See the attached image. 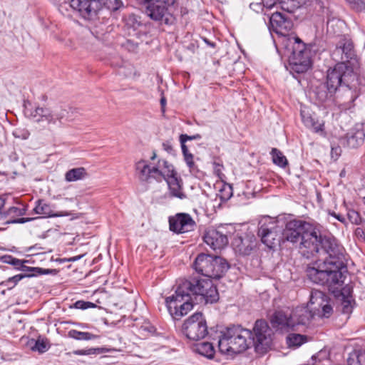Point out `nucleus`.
<instances>
[{"mask_svg": "<svg viewBox=\"0 0 365 365\" xmlns=\"http://www.w3.org/2000/svg\"><path fill=\"white\" fill-rule=\"evenodd\" d=\"M270 330L264 320L255 322L253 333L240 326L226 328L217 336L219 351L233 355L247 350L250 345L260 354L265 353L271 344Z\"/></svg>", "mask_w": 365, "mask_h": 365, "instance_id": "1", "label": "nucleus"}, {"mask_svg": "<svg viewBox=\"0 0 365 365\" xmlns=\"http://www.w3.org/2000/svg\"><path fill=\"white\" fill-rule=\"evenodd\" d=\"M356 80L354 68L344 62L337 63L327 71L325 84L317 88V98L322 103L325 102L339 91L342 109L349 110L354 106V102L359 96V91L352 83Z\"/></svg>", "mask_w": 365, "mask_h": 365, "instance_id": "2", "label": "nucleus"}, {"mask_svg": "<svg viewBox=\"0 0 365 365\" xmlns=\"http://www.w3.org/2000/svg\"><path fill=\"white\" fill-rule=\"evenodd\" d=\"M336 246H321L316 256H324L323 263L317 267H308L307 277L312 282L326 285L332 293L341 287L344 280V272H346L344 248L338 244L335 239Z\"/></svg>", "mask_w": 365, "mask_h": 365, "instance_id": "3", "label": "nucleus"}, {"mask_svg": "<svg viewBox=\"0 0 365 365\" xmlns=\"http://www.w3.org/2000/svg\"><path fill=\"white\" fill-rule=\"evenodd\" d=\"M192 294L200 295L206 303L212 304L219 299L217 289L209 279L190 278L180 280L175 294L165 299L168 310L175 319H180L192 309Z\"/></svg>", "mask_w": 365, "mask_h": 365, "instance_id": "4", "label": "nucleus"}, {"mask_svg": "<svg viewBox=\"0 0 365 365\" xmlns=\"http://www.w3.org/2000/svg\"><path fill=\"white\" fill-rule=\"evenodd\" d=\"M283 236L292 243L299 242V252L307 259L316 257L322 245L336 246L334 237L322 235L313 225L300 220L287 222Z\"/></svg>", "mask_w": 365, "mask_h": 365, "instance_id": "5", "label": "nucleus"}, {"mask_svg": "<svg viewBox=\"0 0 365 365\" xmlns=\"http://www.w3.org/2000/svg\"><path fill=\"white\" fill-rule=\"evenodd\" d=\"M292 23L281 13L275 12L269 18V29L284 37L287 41L285 46L291 51L289 65L291 69L297 73H303L311 67L310 51L307 49L305 44L297 36L289 35Z\"/></svg>", "mask_w": 365, "mask_h": 365, "instance_id": "6", "label": "nucleus"}, {"mask_svg": "<svg viewBox=\"0 0 365 365\" xmlns=\"http://www.w3.org/2000/svg\"><path fill=\"white\" fill-rule=\"evenodd\" d=\"M135 167L136 175L140 181L150 182L153 180L158 182L165 180L170 197L180 200L186 198L182 179L178 177L173 166L167 160H159L155 165L150 166L148 161L140 160L136 162Z\"/></svg>", "mask_w": 365, "mask_h": 365, "instance_id": "7", "label": "nucleus"}, {"mask_svg": "<svg viewBox=\"0 0 365 365\" xmlns=\"http://www.w3.org/2000/svg\"><path fill=\"white\" fill-rule=\"evenodd\" d=\"M193 266L197 272L206 277H195V279H209L211 282V279L220 278L228 269V264L224 259L205 253L199 254L197 256Z\"/></svg>", "mask_w": 365, "mask_h": 365, "instance_id": "8", "label": "nucleus"}, {"mask_svg": "<svg viewBox=\"0 0 365 365\" xmlns=\"http://www.w3.org/2000/svg\"><path fill=\"white\" fill-rule=\"evenodd\" d=\"M175 2V0H147L145 14L153 21L170 24L173 19L170 9Z\"/></svg>", "mask_w": 365, "mask_h": 365, "instance_id": "9", "label": "nucleus"}, {"mask_svg": "<svg viewBox=\"0 0 365 365\" xmlns=\"http://www.w3.org/2000/svg\"><path fill=\"white\" fill-rule=\"evenodd\" d=\"M182 331L190 340L198 341L205 338L208 331L207 322L202 314L197 312L188 317L182 324Z\"/></svg>", "mask_w": 365, "mask_h": 365, "instance_id": "10", "label": "nucleus"}, {"mask_svg": "<svg viewBox=\"0 0 365 365\" xmlns=\"http://www.w3.org/2000/svg\"><path fill=\"white\" fill-rule=\"evenodd\" d=\"M258 235L267 247L272 249L279 242L282 232L277 221L269 217L262 218L259 222Z\"/></svg>", "mask_w": 365, "mask_h": 365, "instance_id": "11", "label": "nucleus"}, {"mask_svg": "<svg viewBox=\"0 0 365 365\" xmlns=\"http://www.w3.org/2000/svg\"><path fill=\"white\" fill-rule=\"evenodd\" d=\"M71 6L86 20L96 19L101 10L99 0H71Z\"/></svg>", "mask_w": 365, "mask_h": 365, "instance_id": "12", "label": "nucleus"}, {"mask_svg": "<svg viewBox=\"0 0 365 365\" xmlns=\"http://www.w3.org/2000/svg\"><path fill=\"white\" fill-rule=\"evenodd\" d=\"M355 51L353 43L351 41L342 39L331 53L333 60L339 62H344L354 68L355 59Z\"/></svg>", "mask_w": 365, "mask_h": 365, "instance_id": "13", "label": "nucleus"}, {"mask_svg": "<svg viewBox=\"0 0 365 365\" xmlns=\"http://www.w3.org/2000/svg\"><path fill=\"white\" fill-rule=\"evenodd\" d=\"M310 309L323 317H329L333 312V308L329 302L327 295L321 291H312L310 296Z\"/></svg>", "mask_w": 365, "mask_h": 365, "instance_id": "14", "label": "nucleus"}, {"mask_svg": "<svg viewBox=\"0 0 365 365\" xmlns=\"http://www.w3.org/2000/svg\"><path fill=\"white\" fill-rule=\"evenodd\" d=\"M170 230L178 234H182L193 231L196 227V222L187 213H178L169 217Z\"/></svg>", "mask_w": 365, "mask_h": 365, "instance_id": "15", "label": "nucleus"}, {"mask_svg": "<svg viewBox=\"0 0 365 365\" xmlns=\"http://www.w3.org/2000/svg\"><path fill=\"white\" fill-rule=\"evenodd\" d=\"M294 319L289 309L277 310L272 315L270 323L273 328L284 332L294 331Z\"/></svg>", "mask_w": 365, "mask_h": 365, "instance_id": "16", "label": "nucleus"}, {"mask_svg": "<svg viewBox=\"0 0 365 365\" xmlns=\"http://www.w3.org/2000/svg\"><path fill=\"white\" fill-rule=\"evenodd\" d=\"M365 140V122L357 123L346 135L341 139V143L350 148H356L361 146Z\"/></svg>", "mask_w": 365, "mask_h": 365, "instance_id": "17", "label": "nucleus"}, {"mask_svg": "<svg viewBox=\"0 0 365 365\" xmlns=\"http://www.w3.org/2000/svg\"><path fill=\"white\" fill-rule=\"evenodd\" d=\"M334 294L337 299V311L349 318L355 305V300L351 294L350 289L349 287H344L341 290L337 289Z\"/></svg>", "mask_w": 365, "mask_h": 365, "instance_id": "18", "label": "nucleus"}, {"mask_svg": "<svg viewBox=\"0 0 365 365\" xmlns=\"http://www.w3.org/2000/svg\"><path fill=\"white\" fill-rule=\"evenodd\" d=\"M203 239L204 242L214 250L222 249L228 243L227 235L218 229H208L206 230Z\"/></svg>", "mask_w": 365, "mask_h": 365, "instance_id": "19", "label": "nucleus"}, {"mask_svg": "<svg viewBox=\"0 0 365 365\" xmlns=\"http://www.w3.org/2000/svg\"><path fill=\"white\" fill-rule=\"evenodd\" d=\"M53 205L46 202L44 200H38L36 202L34 208V213L42 215L43 217H67L71 214L67 211L55 212Z\"/></svg>", "mask_w": 365, "mask_h": 365, "instance_id": "20", "label": "nucleus"}, {"mask_svg": "<svg viewBox=\"0 0 365 365\" xmlns=\"http://www.w3.org/2000/svg\"><path fill=\"white\" fill-rule=\"evenodd\" d=\"M291 312L294 322V330H297L296 327L299 325L307 324L314 316L312 311L307 307H297Z\"/></svg>", "mask_w": 365, "mask_h": 365, "instance_id": "21", "label": "nucleus"}, {"mask_svg": "<svg viewBox=\"0 0 365 365\" xmlns=\"http://www.w3.org/2000/svg\"><path fill=\"white\" fill-rule=\"evenodd\" d=\"M233 245L236 252L242 255H249L256 246V240L254 237H236Z\"/></svg>", "mask_w": 365, "mask_h": 365, "instance_id": "22", "label": "nucleus"}, {"mask_svg": "<svg viewBox=\"0 0 365 365\" xmlns=\"http://www.w3.org/2000/svg\"><path fill=\"white\" fill-rule=\"evenodd\" d=\"M6 218L9 217V219L5 222V225L9 224H22L25 222H30L35 218L30 217H21V218H16V217L23 216L26 213V210L24 208H20L18 207H11L6 211Z\"/></svg>", "mask_w": 365, "mask_h": 365, "instance_id": "23", "label": "nucleus"}, {"mask_svg": "<svg viewBox=\"0 0 365 365\" xmlns=\"http://www.w3.org/2000/svg\"><path fill=\"white\" fill-rule=\"evenodd\" d=\"M194 350L197 353L208 359H212L215 352L212 344L210 342H202L197 344L195 346Z\"/></svg>", "mask_w": 365, "mask_h": 365, "instance_id": "24", "label": "nucleus"}, {"mask_svg": "<svg viewBox=\"0 0 365 365\" xmlns=\"http://www.w3.org/2000/svg\"><path fill=\"white\" fill-rule=\"evenodd\" d=\"M86 176L87 173L86 169L83 167H80L67 171L65 175V179L67 182H74L82 180Z\"/></svg>", "mask_w": 365, "mask_h": 365, "instance_id": "25", "label": "nucleus"}, {"mask_svg": "<svg viewBox=\"0 0 365 365\" xmlns=\"http://www.w3.org/2000/svg\"><path fill=\"white\" fill-rule=\"evenodd\" d=\"M19 270L24 271V272H29V274H23V276H25L26 277H33L38 275H42V274H48L53 272L52 269H43L41 267H27L24 264L21 267H19Z\"/></svg>", "mask_w": 365, "mask_h": 365, "instance_id": "26", "label": "nucleus"}, {"mask_svg": "<svg viewBox=\"0 0 365 365\" xmlns=\"http://www.w3.org/2000/svg\"><path fill=\"white\" fill-rule=\"evenodd\" d=\"M348 365H365V351L355 350L349 354Z\"/></svg>", "mask_w": 365, "mask_h": 365, "instance_id": "27", "label": "nucleus"}, {"mask_svg": "<svg viewBox=\"0 0 365 365\" xmlns=\"http://www.w3.org/2000/svg\"><path fill=\"white\" fill-rule=\"evenodd\" d=\"M307 0H282V9L292 13L306 3Z\"/></svg>", "mask_w": 365, "mask_h": 365, "instance_id": "28", "label": "nucleus"}, {"mask_svg": "<svg viewBox=\"0 0 365 365\" xmlns=\"http://www.w3.org/2000/svg\"><path fill=\"white\" fill-rule=\"evenodd\" d=\"M68 336L71 338H73L76 340H84V341H88L95 339L97 338V336L89 333V332H84V331H77L76 329H71L68 332Z\"/></svg>", "mask_w": 365, "mask_h": 365, "instance_id": "29", "label": "nucleus"}, {"mask_svg": "<svg viewBox=\"0 0 365 365\" xmlns=\"http://www.w3.org/2000/svg\"><path fill=\"white\" fill-rule=\"evenodd\" d=\"M270 154L272 155L273 163L275 165L282 168H284L288 164L287 158L277 148H272Z\"/></svg>", "mask_w": 365, "mask_h": 365, "instance_id": "30", "label": "nucleus"}, {"mask_svg": "<svg viewBox=\"0 0 365 365\" xmlns=\"http://www.w3.org/2000/svg\"><path fill=\"white\" fill-rule=\"evenodd\" d=\"M307 341V336L299 334H290L287 337L289 346L298 347Z\"/></svg>", "mask_w": 365, "mask_h": 365, "instance_id": "31", "label": "nucleus"}, {"mask_svg": "<svg viewBox=\"0 0 365 365\" xmlns=\"http://www.w3.org/2000/svg\"><path fill=\"white\" fill-rule=\"evenodd\" d=\"M101 1V8L105 6L111 11L119 10L123 6L122 0H99Z\"/></svg>", "mask_w": 365, "mask_h": 365, "instance_id": "32", "label": "nucleus"}, {"mask_svg": "<svg viewBox=\"0 0 365 365\" xmlns=\"http://www.w3.org/2000/svg\"><path fill=\"white\" fill-rule=\"evenodd\" d=\"M41 112L40 118H37L36 121H46L48 124H54L53 118V110L48 108H42V110H38Z\"/></svg>", "mask_w": 365, "mask_h": 365, "instance_id": "33", "label": "nucleus"}, {"mask_svg": "<svg viewBox=\"0 0 365 365\" xmlns=\"http://www.w3.org/2000/svg\"><path fill=\"white\" fill-rule=\"evenodd\" d=\"M350 8L356 12L365 10V0H346Z\"/></svg>", "mask_w": 365, "mask_h": 365, "instance_id": "34", "label": "nucleus"}, {"mask_svg": "<svg viewBox=\"0 0 365 365\" xmlns=\"http://www.w3.org/2000/svg\"><path fill=\"white\" fill-rule=\"evenodd\" d=\"M183 157L186 165L189 168L190 173L192 174H195L197 172H198L197 166L194 162V155L192 153H190Z\"/></svg>", "mask_w": 365, "mask_h": 365, "instance_id": "35", "label": "nucleus"}, {"mask_svg": "<svg viewBox=\"0 0 365 365\" xmlns=\"http://www.w3.org/2000/svg\"><path fill=\"white\" fill-rule=\"evenodd\" d=\"M68 111L66 109L56 108L53 110V118L54 124L57 122L61 123V120L67 115Z\"/></svg>", "mask_w": 365, "mask_h": 365, "instance_id": "36", "label": "nucleus"}, {"mask_svg": "<svg viewBox=\"0 0 365 365\" xmlns=\"http://www.w3.org/2000/svg\"><path fill=\"white\" fill-rule=\"evenodd\" d=\"M301 117H302L303 123L308 128L310 127V125H313V123L316 120L315 118L312 115H310L309 113L306 112L305 110L301 111Z\"/></svg>", "mask_w": 365, "mask_h": 365, "instance_id": "37", "label": "nucleus"}, {"mask_svg": "<svg viewBox=\"0 0 365 365\" xmlns=\"http://www.w3.org/2000/svg\"><path fill=\"white\" fill-rule=\"evenodd\" d=\"M309 128L312 130L314 133H319L321 135H325L324 123L315 120L313 125H310Z\"/></svg>", "mask_w": 365, "mask_h": 365, "instance_id": "38", "label": "nucleus"}, {"mask_svg": "<svg viewBox=\"0 0 365 365\" xmlns=\"http://www.w3.org/2000/svg\"><path fill=\"white\" fill-rule=\"evenodd\" d=\"M48 349L47 342L44 339H38L36 341L35 345L33 347L34 350H37L41 353L46 351Z\"/></svg>", "mask_w": 365, "mask_h": 365, "instance_id": "39", "label": "nucleus"}, {"mask_svg": "<svg viewBox=\"0 0 365 365\" xmlns=\"http://www.w3.org/2000/svg\"><path fill=\"white\" fill-rule=\"evenodd\" d=\"M96 305L91 302H85L82 300L77 301L75 303V307L80 309H86L88 308H94Z\"/></svg>", "mask_w": 365, "mask_h": 365, "instance_id": "40", "label": "nucleus"}, {"mask_svg": "<svg viewBox=\"0 0 365 365\" xmlns=\"http://www.w3.org/2000/svg\"><path fill=\"white\" fill-rule=\"evenodd\" d=\"M349 219L351 223L355 225H360L362 222V218L357 212L351 211L348 214Z\"/></svg>", "mask_w": 365, "mask_h": 365, "instance_id": "41", "label": "nucleus"}, {"mask_svg": "<svg viewBox=\"0 0 365 365\" xmlns=\"http://www.w3.org/2000/svg\"><path fill=\"white\" fill-rule=\"evenodd\" d=\"M25 278V276H23V274H16L11 277H9L6 282L4 283L5 285L9 286V284H12L13 287H14L20 280Z\"/></svg>", "mask_w": 365, "mask_h": 365, "instance_id": "42", "label": "nucleus"}, {"mask_svg": "<svg viewBox=\"0 0 365 365\" xmlns=\"http://www.w3.org/2000/svg\"><path fill=\"white\" fill-rule=\"evenodd\" d=\"M9 259L6 261V262L14 266L17 269H19V267H21L22 264L27 262L26 260H21L17 258L12 257L11 256H9Z\"/></svg>", "mask_w": 365, "mask_h": 365, "instance_id": "43", "label": "nucleus"}, {"mask_svg": "<svg viewBox=\"0 0 365 365\" xmlns=\"http://www.w3.org/2000/svg\"><path fill=\"white\" fill-rule=\"evenodd\" d=\"M202 136L200 134H195L194 135H188L187 134H181L180 135V141L186 143L187 140H200Z\"/></svg>", "mask_w": 365, "mask_h": 365, "instance_id": "44", "label": "nucleus"}, {"mask_svg": "<svg viewBox=\"0 0 365 365\" xmlns=\"http://www.w3.org/2000/svg\"><path fill=\"white\" fill-rule=\"evenodd\" d=\"M263 6L267 9H271L277 4H280L282 7V0H262Z\"/></svg>", "mask_w": 365, "mask_h": 365, "instance_id": "45", "label": "nucleus"}, {"mask_svg": "<svg viewBox=\"0 0 365 365\" xmlns=\"http://www.w3.org/2000/svg\"><path fill=\"white\" fill-rule=\"evenodd\" d=\"M5 205V200L0 197V220L6 219V211H3V208Z\"/></svg>", "mask_w": 365, "mask_h": 365, "instance_id": "46", "label": "nucleus"}, {"mask_svg": "<svg viewBox=\"0 0 365 365\" xmlns=\"http://www.w3.org/2000/svg\"><path fill=\"white\" fill-rule=\"evenodd\" d=\"M222 167H223L222 165H221L218 163H214V172L219 178H220L221 175H222Z\"/></svg>", "mask_w": 365, "mask_h": 365, "instance_id": "47", "label": "nucleus"}, {"mask_svg": "<svg viewBox=\"0 0 365 365\" xmlns=\"http://www.w3.org/2000/svg\"><path fill=\"white\" fill-rule=\"evenodd\" d=\"M38 110H42V107H36L34 111L31 113V115L34 118H40L41 112Z\"/></svg>", "mask_w": 365, "mask_h": 365, "instance_id": "48", "label": "nucleus"}, {"mask_svg": "<svg viewBox=\"0 0 365 365\" xmlns=\"http://www.w3.org/2000/svg\"><path fill=\"white\" fill-rule=\"evenodd\" d=\"M180 144L183 156L190 154V153L189 152L188 148L185 145V143H182V141H180Z\"/></svg>", "mask_w": 365, "mask_h": 365, "instance_id": "49", "label": "nucleus"}, {"mask_svg": "<svg viewBox=\"0 0 365 365\" xmlns=\"http://www.w3.org/2000/svg\"><path fill=\"white\" fill-rule=\"evenodd\" d=\"M334 21H329L327 23V29L329 30L334 26Z\"/></svg>", "mask_w": 365, "mask_h": 365, "instance_id": "50", "label": "nucleus"}, {"mask_svg": "<svg viewBox=\"0 0 365 365\" xmlns=\"http://www.w3.org/2000/svg\"><path fill=\"white\" fill-rule=\"evenodd\" d=\"M165 103H166V100L165 98H162L160 99V104L162 106V107L163 108L165 106Z\"/></svg>", "mask_w": 365, "mask_h": 365, "instance_id": "51", "label": "nucleus"}, {"mask_svg": "<svg viewBox=\"0 0 365 365\" xmlns=\"http://www.w3.org/2000/svg\"><path fill=\"white\" fill-rule=\"evenodd\" d=\"M157 158V155H156V153L154 151L153 153V155L150 157V160L154 161Z\"/></svg>", "mask_w": 365, "mask_h": 365, "instance_id": "52", "label": "nucleus"}, {"mask_svg": "<svg viewBox=\"0 0 365 365\" xmlns=\"http://www.w3.org/2000/svg\"><path fill=\"white\" fill-rule=\"evenodd\" d=\"M334 216L337 220H339L340 222H343V220H344V218H343V217H341L339 215H336V214H334Z\"/></svg>", "mask_w": 365, "mask_h": 365, "instance_id": "53", "label": "nucleus"}, {"mask_svg": "<svg viewBox=\"0 0 365 365\" xmlns=\"http://www.w3.org/2000/svg\"><path fill=\"white\" fill-rule=\"evenodd\" d=\"M163 146L165 147V149L167 150L172 149V147L170 145H167L165 143H163Z\"/></svg>", "mask_w": 365, "mask_h": 365, "instance_id": "54", "label": "nucleus"}, {"mask_svg": "<svg viewBox=\"0 0 365 365\" xmlns=\"http://www.w3.org/2000/svg\"><path fill=\"white\" fill-rule=\"evenodd\" d=\"M205 41L206 42V43H207L208 45L211 46L212 47L215 46V44L213 43H210L208 40L205 39Z\"/></svg>", "mask_w": 365, "mask_h": 365, "instance_id": "55", "label": "nucleus"}, {"mask_svg": "<svg viewBox=\"0 0 365 365\" xmlns=\"http://www.w3.org/2000/svg\"><path fill=\"white\" fill-rule=\"evenodd\" d=\"M29 135V133H28V132H26V133L24 135L23 138H24V139H26V138H28Z\"/></svg>", "mask_w": 365, "mask_h": 365, "instance_id": "56", "label": "nucleus"}, {"mask_svg": "<svg viewBox=\"0 0 365 365\" xmlns=\"http://www.w3.org/2000/svg\"><path fill=\"white\" fill-rule=\"evenodd\" d=\"M345 175V171L343 170L341 173H340V176L341 177H344Z\"/></svg>", "mask_w": 365, "mask_h": 365, "instance_id": "57", "label": "nucleus"}, {"mask_svg": "<svg viewBox=\"0 0 365 365\" xmlns=\"http://www.w3.org/2000/svg\"><path fill=\"white\" fill-rule=\"evenodd\" d=\"M339 148H333L331 149V155H333V153H334V151H336Z\"/></svg>", "mask_w": 365, "mask_h": 365, "instance_id": "58", "label": "nucleus"}, {"mask_svg": "<svg viewBox=\"0 0 365 365\" xmlns=\"http://www.w3.org/2000/svg\"><path fill=\"white\" fill-rule=\"evenodd\" d=\"M363 202L365 204V197L363 198Z\"/></svg>", "mask_w": 365, "mask_h": 365, "instance_id": "59", "label": "nucleus"}, {"mask_svg": "<svg viewBox=\"0 0 365 365\" xmlns=\"http://www.w3.org/2000/svg\"><path fill=\"white\" fill-rule=\"evenodd\" d=\"M1 230H4V229L3 228H0V231H1Z\"/></svg>", "mask_w": 365, "mask_h": 365, "instance_id": "60", "label": "nucleus"}]
</instances>
